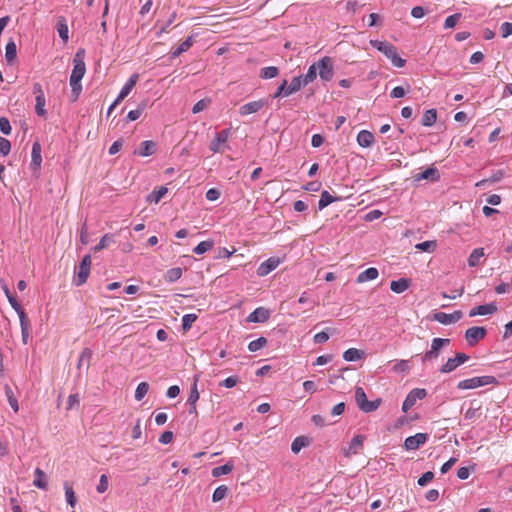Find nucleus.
Here are the masks:
<instances>
[{"instance_id":"1","label":"nucleus","mask_w":512,"mask_h":512,"mask_svg":"<svg viewBox=\"0 0 512 512\" xmlns=\"http://www.w3.org/2000/svg\"><path fill=\"white\" fill-rule=\"evenodd\" d=\"M370 45L383 53L393 66L397 68L405 66L406 60L398 56L397 48L393 44L386 41L370 40Z\"/></svg>"},{"instance_id":"2","label":"nucleus","mask_w":512,"mask_h":512,"mask_svg":"<svg viewBox=\"0 0 512 512\" xmlns=\"http://www.w3.org/2000/svg\"><path fill=\"white\" fill-rule=\"evenodd\" d=\"M85 58V50L79 49L73 58V70L70 76V82L76 84V82H81L85 73H86V65L84 62Z\"/></svg>"},{"instance_id":"3","label":"nucleus","mask_w":512,"mask_h":512,"mask_svg":"<svg viewBox=\"0 0 512 512\" xmlns=\"http://www.w3.org/2000/svg\"><path fill=\"white\" fill-rule=\"evenodd\" d=\"M355 399L358 407L363 412L369 413L377 410L381 404V399L378 398L374 401L367 399L366 393L362 387H357L355 391Z\"/></svg>"},{"instance_id":"4","label":"nucleus","mask_w":512,"mask_h":512,"mask_svg":"<svg viewBox=\"0 0 512 512\" xmlns=\"http://www.w3.org/2000/svg\"><path fill=\"white\" fill-rule=\"evenodd\" d=\"M497 382L494 376H480L464 379L457 384V388L461 390L475 389L478 387L495 384Z\"/></svg>"},{"instance_id":"5","label":"nucleus","mask_w":512,"mask_h":512,"mask_svg":"<svg viewBox=\"0 0 512 512\" xmlns=\"http://www.w3.org/2000/svg\"><path fill=\"white\" fill-rule=\"evenodd\" d=\"M450 344V339L447 338H434L431 342L430 350L426 351L421 360L423 363L436 360L444 346Z\"/></svg>"},{"instance_id":"6","label":"nucleus","mask_w":512,"mask_h":512,"mask_svg":"<svg viewBox=\"0 0 512 512\" xmlns=\"http://www.w3.org/2000/svg\"><path fill=\"white\" fill-rule=\"evenodd\" d=\"M91 263L92 261L90 255H85L81 260L77 268L76 277L74 279L76 286H81L87 281L90 274Z\"/></svg>"},{"instance_id":"7","label":"nucleus","mask_w":512,"mask_h":512,"mask_svg":"<svg viewBox=\"0 0 512 512\" xmlns=\"http://www.w3.org/2000/svg\"><path fill=\"white\" fill-rule=\"evenodd\" d=\"M319 77L323 81H330L334 76V66L332 58L328 56L322 57L318 61Z\"/></svg>"},{"instance_id":"8","label":"nucleus","mask_w":512,"mask_h":512,"mask_svg":"<svg viewBox=\"0 0 512 512\" xmlns=\"http://www.w3.org/2000/svg\"><path fill=\"white\" fill-rule=\"evenodd\" d=\"M364 435H356L352 438V440L347 444L346 447L343 448V455L347 458H350L360 452L362 450L364 441Z\"/></svg>"},{"instance_id":"9","label":"nucleus","mask_w":512,"mask_h":512,"mask_svg":"<svg viewBox=\"0 0 512 512\" xmlns=\"http://www.w3.org/2000/svg\"><path fill=\"white\" fill-rule=\"evenodd\" d=\"M486 329L484 327L474 326L468 328L465 332V339L470 346H475L479 341L485 338Z\"/></svg>"},{"instance_id":"10","label":"nucleus","mask_w":512,"mask_h":512,"mask_svg":"<svg viewBox=\"0 0 512 512\" xmlns=\"http://www.w3.org/2000/svg\"><path fill=\"white\" fill-rule=\"evenodd\" d=\"M230 130L224 129L220 132H217L214 139L210 143V149L214 153H219L223 151V148L229 138Z\"/></svg>"},{"instance_id":"11","label":"nucleus","mask_w":512,"mask_h":512,"mask_svg":"<svg viewBox=\"0 0 512 512\" xmlns=\"http://www.w3.org/2000/svg\"><path fill=\"white\" fill-rule=\"evenodd\" d=\"M282 261L283 260L278 257L268 258L258 266L257 275L260 277L268 275L270 272L275 270L282 263Z\"/></svg>"},{"instance_id":"12","label":"nucleus","mask_w":512,"mask_h":512,"mask_svg":"<svg viewBox=\"0 0 512 512\" xmlns=\"http://www.w3.org/2000/svg\"><path fill=\"white\" fill-rule=\"evenodd\" d=\"M428 440L427 433H416L413 436H409L404 441V447L406 450H417L420 446L424 445Z\"/></svg>"},{"instance_id":"13","label":"nucleus","mask_w":512,"mask_h":512,"mask_svg":"<svg viewBox=\"0 0 512 512\" xmlns=\"http://www.w3.org/2000/svg\"><path fill=\"white\" fill-rule=\"evenodd\" d=\"M463 314L461 311H454L451 314L445 313V312H436L433 315V320L443 324V325H450L453 323L458 322L462 318Z\"/></svg>"},{"instance_id":"14","label":"nucleus","mask_w":512,"mask_h":512,"mask_svg":"<svg viewBox=\"0 0 512 512\" xmlns=\"http://www.w3.org/2000/svg\"><path fill=\"white\" fill-rule=\"evenodd\" d=\"M267 104H268V101L264 100V99L246 103L239 108V114L241 116H247L250 114L257 113Z\"/></svg>"},{"instance_id":"15","label":"nucleus","mask_w":512,"mask_h":512,"mask_svg":"<svg viewBox=\"0 0 512 512\" xmlns=\"http://www.w3.org/2000/svg\"><path fill=\"white\" fill-rule=\"evenodd\" d=\"M269 317L270 312L268 309L264 307H258L248 315L247 321L252 323H261L267 321Z\"/></svg>"},{"instance_id":"16","label":"nucleus","mask_w":512,"mask_h":512,"mask_svg":"<svg viewBox=\"0 0 512 512\" xmlns=\"http://www.w3.org/2000/svg\"><path fill=\"white\" fill-rule=\"evenodd\" d=\"M497 311V307L494 303H488L484 305H479L470 310L469 316H484V315H492Z\"/></svg>"},{"instance_id":"17","label":"nucleus","mask_w":512,"mask_h":512,"mask_svg":"<svg viewBox=\"0 0 512 512\" xmlns=\"http://www.w3.org/2000/svg\"><path fill=\"white\" fill-rule=\"evenodd\" d=\"M139 79V75L137 73L132 74L127 82L124 84L122 89L120 90V93L118 94V101L124 100L132 91L134 86L136 85L137 81Z\"/></svg>"},{"instance_id":"18","label":"nucleus","mask_w":512,"mask_h":512,"mask_svg":"<svg viewBox=\"0 0 512 512\" xmlns=\"http://www.w3.org/2000/svg\"><path fill=\"white\" fill-rule=\"evenodd\" d=\"M157 150V144L154 141L146 140L143 141L138 150L135 151L136 154L142 156V157H148L153 155Z\"/></svg>"},{"instance_id":"19","label":"nucleus","mask_w":512,"mask_h":512,"mask_svg":"<svg viewBox=\"0 0 512 512\" xmlns=\"http://www.w3.org/2000/svg\"><path fill=\"white\" fill-rule=\"evenodd\" d=\"M379 276V271L375 267H370L363 272L359 273L356 279L357 283H364L368 281H373L377 279Z\"/></svg>"},{"instance_id":"20","label":"nucleus","mask_w":512,"mask_h":512,"mask_svg":"<svg viewBox=\"0 0 512 512\" xmlns=\"http://www.w3.org/2000/svg\"><path fill=\"white\" fill-rule=\"evenodd\" d=\"M308 85L306 82H304V79L302 76H296L294 77L290 84L287 86L284 96H289L293 93H296L299 91L302 87Z\"/></svg>"},{"instance_id":"21","label":"nucleus","mask_w":512,"mask_h":512,"mask_svg":"<svg viewBox=\"0 0 512 512\" xmlns=\"http://www.w3.org/2000/svg\"><path fill=\"white\" fill-rule=\"evenodd\" d=\"M374 142V135L368 130H361L357 134V143L363 148L370 147Z\"/></svg>"},{"instance_id":"22","label":"nucleus","mask_w":512,"mask_h":512,"mask_svg":"<svg viewBox=\"0 0 512 512\" xmlns=\"http://www.w3.org/2000/svg\"><path fill=\"white\" fill-rule=\"evenodd\" d=\"M42 148L39 142H34L32 145V151H31V166L34 169H38L42 163V156H41Z\"/></svg>"},{"instance_id":"23","label":"nucleus","mask_w":512,"mask_h":512,"mask_svg":"<svg viewBox=\"0 0 512 512\" xmlns=\"http://www.w3.org/2000/svg\"><path fill=\"white\" fill-rule=\"evenodd\" d=\"M392 363V361L390 362ZM412 368V363L410 360L401 359L395 360L393 362L392 371L397 374H405L408 373Z\"/></svg>"},{"instance_id":"24","label":"nucleus","mask_w":512,"mask_h":512,"mask_svg":"<svg viewBox=\"0 0 512 512\" xmlns=\"http://www.w3.org/2000/svg\"><path fill=\"white\" fill-rule=\"evenodd\" d=\"M485 257L484 249L483 248H476L474 249L469 257H468V266L469 267H477L481 264L482 259Z\"/></svg>"},{"instance_id":"25","label":"nucleus","mask_w":512,"mask_h":512,"mask_svg":"<svg viewBox=\"0 0 512 512\" xmlns=\"http://www.w3.org/2000/svg\"><path fill=\"white\" fill-rule=\"evenodd\" d=\"M410 286V280L407 278H400L390 283V289L397 294L405 292Z\"/></svg>"},{"instance_id":"26","label":"nucleus","mask_w":512,"mask_h":512,"mask_svg":"<svg viewBox=\"0 0 512 512\" xmlns=\"http://www.w3.org/2000/svg\"><path fill=\"white\" fill-rule=\"evenodd\" d=\"M35 478L33 480V485L39 489L46 490L47 489V477L43 470L40 468H36L34 472Z\"/></svg>"},{"instance_id":"27","label":"nucleus","mask_w":512,"mask_h":512,"mask_svg":"<svg viewBox=\"0 0 512 512\" xmlns=\"http://www.w3.org/2000/svg\"><path fill=\"white\" fill-rule=\"evenodd\" d=\"M437 120L436 109L426 110L422 116L421 124L426 127H431Z\"/></svg>"},{"instance_id":"28","label":"nucleus","mask_w":512,"mask_h":512,"mask_svg":"<svg viewBox=\"0 0 512 512\" xmlns=\"http://www.w3.org/2000/svg\"><path fill=\"white\" fill-rule=\"evenodd\" d=\"M363 351L357 348H349L343 353V359L348 362L358 361L363 357Z\"/></svg>"},{"instance_id":"29","label":"nucleus","mask_w":512,"mask_h":512,"mask_svg":"<svg viewBox=\"0 0 512 512\" xmlns=\"http://www.w3.org/2000/svg\"><path fill=\"white\" fill-rule=\"evenodd\" d=\"M417 180H438L439 174L436 168H427L416 176Z\"/></svg>"},{"instance_id":"30","label":"nucleus","mask_w":512,"mask_h":512,"mask_svg":"<svg viewBox=\"0 0 512 512\" xmlns=\"http://www.w3.org/2000/svg\"><path fill=\"white\" fill-rule=\"evenodd\" d=\"M182 273V268L174 267L166 271L164 279L166 282L173 283L181 278Z\"/></svg>"},{"instance_id":"31","label":"nucleus","mask_w":512,"mask_h":512,"mask_svg":"<svg viewBox=\"0 0 512 512\" xmlns=\"http://www.w3.org/2000/svg\"><path fill=\"white\" fill-rule=\"evenodd\" d=\"M340 198L333 197L328 191H323L321 193L320 200L318 202V207L320 210L324 209L328 205L338 201Z\"/></svg>"},{"instance_id":"32","label":"nucleus","mask_w":512,"mask_h":512,"mask_svg":"<svg viewBox=\"0 0 512 512\" xmlns=\"http://www.w3.org/2000/svg\"><path fill=\"white\" fill-rule=\"evenodd\" d=\"M309 444L308 438L305 436L296 437L292 444L291 450L293 453L297 454L301 451L302 448L306 447Z\"/></svg>"},{"instance_id":"33","label":"nucleus","mask_w":512,"mask_h":512,"mask_svg":"<svg viewBox=\"0 0 512 512\" xmlns=\"http://www.w3.org/2000/svg\"><path fill=\"white\" fill-rule=\"evenodd\" d=\"M168 189L164 186L160 187L158 190L151 192L147 196V201L150 203H158L161 199L167 194Z\"/></svg>"},{"instance_id":"34","label":"nucleus","mask_w":512,"mask_h":512,"mask_svg":"<svg viewBox=\"0 0 512 512\" xmlns=\"http://www.w3.org/2000/svg\"><path fill=\"white\" fill-rule=\"evenodd\" d=\"M193 44L192 37H188L185 41H183L174 51L171 53V58H176L181 55L183 52H186Z\"/></svg>"},{"instance_id":"35","label":"nucleus","mask_w":512,"mask_h":512,"mask_svg":"<svg viewBox=\"0 0 512 512\" xmlns=\"http://www.w3.org/2000/svg\"><path fill=\"white\" fill-rule=\"evenodd\" d=\"M17 56V46L14 41H10L5 47V58L8 63L12 62Z\"/></svg>"},{"instance_id":"36","label":"nucleus","mask_w":512,"mask_h":512,"mask_svg":"<svg viewBox=\"0 0 512 512\" xmlns=\"http://www.w3.org/2000/svg\"><path fill=\"white\" fill-rule=\"evenodd\" d=\"M233 470V464L228 462L224 465L217 466L212 469V476L220 477L222 475H227Z\"/></svg>"},{"instance_id":"37","label":"nucleus","mask_w":512,"mask_h":512,"mask_svg":"<svg viewBox=\"0 0 512 512\" xmlns=\"http://www.w3.org/2000/svg\"><path fill=\"white\" fill-rule=\"evenodd\" d=\"M64 490H65L66 502L71 507H75L77 499H76L75 492H74L72 486H70L68 482L64 483Z\"/></svg>"},{"instance_id":"38","label":"nucleus","mask_w":512,"mask_h":512,"mask_svg":"<svg viewBox=\"0 0 512 512\" xmlns=\"http://www.w3.org/2000/svg\"><path fill=\"white\" fill-rule=\"evenodd\" d=\"M5 394H6V397L9 402L10 407L13 409L14 412H18L19 411L18 400L15 397L11 387L5 386Z\"/></svg>"},{"instance_id":"39","label":"nucleus","mask_w":512,"mask_h":512,"mask_svg":"<svg viewBox=\"0 0 512 512\" xmlns=\"http://www.w3.org/2000/svg\"><path fill=\"white\" fill-rule=\"evenodd\" d=\"M198 378L194 379L193 385L191 386L190 394L187 399L188 405H194L199 400L200 394L197 388Z\"/></svg>"},{"instance_id":"40","label":"nucleus","mask_w":512,"mask_h":512,"mask_svg":"<svg viewBox=\"0 0 512 512\" xmlns=\"http://www.w3.org/2000/svg\"><path fill=\"white\" fill-rule=\"evenodd\" d=\"M213 246L214 242L212 240L202 241L193 249V252L197 255H202L211 250Z\"/></svg>"},{"instance_id":"41","label":"nucleus","mask_w":512,"mask_h":512,"mask_svg":"<svg viewBox=\"0 0 512 512\" xmlns=\"http://www.w3.org/2000/svg\"><path fill=\"white\" fill-rule=\"evenodd\" d=\"M317 71H318V62L313 63L309 68L307 73L302 76L304 79V82L307 84L313 82L317 78Z\"/></svg>"},{"instance_id":"42","label":"nucleus","mask_w":512,"mask_h":512,"mask_svg":"<svg viewBox=\"0 0 512 512\" xmlns=\"http://www.w3.org/2000/svg\"><path fill=\"white\" fill-rule=\"evenodd\" d=\"M279 73V70L275 66L264 67L260 71V77L263 79L275 78Z\"/></svg>"},{"instance_id":"43","label":"nucleus","mask_w":512,"mask_h":512,"mask_svg":"<svg viewBox=\"0 0 512 512\" xmlns=\"http://www.w3.org/2000/svg\"><path fill=\"white\" fill-rule=\"evenodd\" d=\"M149 391V384L147 382H141L138 384L135 390V399L141 401Z\"/></svg>"},{"instance_id":"44","label":"nucleus","mask_w":512,"mask_h":512,"mask_svg":"<svg viewBox=\"0 0 512 512\" xmlns=\"http://www.w3.org/2000/svg\"><path fill=\"white\" fill-rule=\"evenodd\" d=\"M504 176L502 171H497L489 179H484L476 183V187H484L487 183H496L500 181Z\"/></svg>"},{"instance_id":"45","label":"nucleus","mask_w":512,"mask_h":512,"mask_svg":"<svg viewBox=\"0 0 512 512\" xmlns=\"http://www.w3.org/2000/svg\"><path fill=\"white\" fill-rule=\"evenodd\" d=\"M457 367H459V365L453 357L449 358L446 363L441 366L439 371L443 374H448L453 372Z\"/></svg>"},{"instance_id":"46","label":"nucleus","mask_w":512,"mask_h":512,"mask_svg":"<svg viewBox=\"0 0 512 512\" xmlns=\"http://www.w3.org/2000/svg\"><path fill=\"white\" fill-rule=\"evenodd\" d=\"M57 31H58V34L60 36V38L64 41V42H67L68 41V38H69V29H68V26L66 24V22L64 20H60L57 24Z\"/></svg>"},{"instance_id":"47","label":"nucleus","mask_w":512,"mask_h":512,"mask_svg":"<svg viewBox=\"0 0 512 512\" xmlns=\"http://www.w3.org/2000/svg\"><path fill=\"white\" fill-rule=\"evenodd\" d=\"M227 491H228V488L227 486L225 485H220L218 486L214 492H213V495H212V501L213 502H219L221 501L222 499L225 498L226 494H227Z\"/></svg>"},{"instance_id":"48","label":"nucleus","mask_w":512,"mask_h":512,"mask_svg":"<svg viewBox=\"0 0 512 512\" xmlns=\"http://www.w3.org/2000/svg\"><path fill=\"white\" fill-rule=\"evenodd\" d=\"M267 343V340L266 338L264 337H260L256 340H253L251 341L249 344H248V350L250 352H256L260 349H262Z\"/></svg>"},{"instance_id":"49","label":"nucleus","mask_w":512,"mask_h":512,"mask_svg":"<svg viewBox=\"0 0 512 512\" xmlns=\"http://www.w3.org/2000/svg\"><path fill=\"white\" fill-rule=\"evenodd\" d=\"M461 17H462L461 13H455L453 15L448 16L444 22V28L445 29L454 28L457 25L458 21L461 19Z\"/></svg>"},{"instance_id":"50","label":"nucleus","mask_w":512,"mask_h":512,"mask_svg":"<svg viewBox=\"0 0 512 512\" xmlns=\"http://www.w3.org/2000/svg\"><path fill=\"white\" fill-rule=\"evenodd\" d=\"M35 112L38 116H44L46 114L45 105L46 99L45 97H35Z\"/></svg>"},{"instance_id":"51","label":"nucleus","mask_w":512,"mask_h":512,"mask_svg":"<svg viewBox=\"0 0 512 512\" xmlns=\"http://www.w3.org/2000/svg\"><path fill=\"white\" fill-rule=\"evenodd\" d=\"M92 350L89 348H84L83 351L80 354L79 357V363L78 366H82L84 363H86L87 367H89L90 360L92 358Z\"/></svg>"},{"instance_id":"52","label":"nucleus","mask_w":512,"mask_h":512,"mask_svg":"<svg viewBox=\"0 0 512 512\" xmlns=\"http://www.w3.org/2000/svg\"><path fill=\"white\" fill-rule=\"evenodd\" d=\"M114 242L113 237L109 234H105L99 241V243L94 247V251H100L106 248L110 243Z\"/></svg>"},{"instance_id":"53","label":"nucleus","mask_w":512,"mask_h":512,"mask_svg":"<svg viewBox=\"0 0 512 512\" xmlns=\"http://www.w3.org/2000/svg\"><path fill=\"white\" fill-rule=\"evenodd\" d=\"M4 290V293L10 303V305L12 306V308L15 310V311H18L20 310L22 307L21 305L17 302L16 298L12 295V293L10 292L9 288L7 286H4L3 288Z\"/></svg>"},{"instance_id":"54","label":"nucleus","mask_w":512,"mask_h":512,"mask_svg":"<svg viewBox=\"0 0 512 512\" xmlns=\"http://www.w3.org/2000/svg\"><path fill=\"white\" fill-rule=\"evenodd\" d=\"M416 249L426 252H432L436 248V242L435 241H424L421 243L416 244Z\"/></svg>"},{"instance_id":"55","label":"nucleus","mask_w":512,"mask_h":512,"mask_svg":"<svg viewBox=\"0 0 512 512\" xmlns=\"http://www.w3.org/2000/svg\"><path fill=\"white\" fill-rule=\"evenodd\" d=\"M16 313L19 316L21 330L29 329L30 322H29V319L27 318V315H26L25 311L23 310V308L16 311Z\"/></svg>"},{"instance_id":"56","label":"nucleus","mask_w":512,"mask_h":512,"mask_svg":"<svg viewBox=\"0 0 512 512\" xmlns=\"http://www.w3.org/2000/svg\"><path fill=\"white\" fill-rule=\"evenodd\" d=\"M197 319V316L195 314H185L182 317V327L184 330H188L191 328L192 324Z\"/></svg>"},{"instance_id":"57","label":"nucleus","mask_w":512,"mask_h":512,"mask_svg":"<svg viewBox=\"0 0 512 512\" xmlns=\"http://www.w3.org/2000/svg\"><path fill=\"white\" fill-rule=\"evenodd\" d=\"M409 395L412 396L415 401L422 400L426 397L427 391L423 388H415L409 392Z\"/></svg>"},{"instance_id":"58","label":"nucleus","mask_w":512,"mask_h":512,"mask_svg":"<svg viewBox=\"0 0 512 512\" xmlns=\"http://www.w3.org/2000/svg\"><path fill=\"white\" fill-rule=\"evenodd\" d=\"M108 489V477L105 474H102L99 479V483L96 487L98 493H104Z\"/></svg>"},{"instance_id":"59","label":"nucleus","mask_w":512,"mask_h":512,"mask_svg":"<svg viewBox=\"0 0 512 512\" xmlns=\"http://www.w3.org/2000/svg\"><path fill=\"white\" fill-rule=\"evenodd\" d=\"M10 150H11V143L9 140L3 138V137H0V153L3 155V156H6L10 153Z\"/></svg>"},{"instance_id":"60","label":"nucleus","mask_w":512,"mask_h":512,"mask_svg":"<svg viewBox=\"0 0 512 512\" xmlns=\"http://www.w3.org/2000/svg\"><path fill=\"white\" fill-rule=\"evenodd\" d=\"M11 130H12V128H11L9 120L6 117H1L0 118V131L5 135H9L11 133Z\"/></svg>"},{"instance_id":"61","label":"nucleus","mask_w":512,"mask_h":512,"mask_svg":"<svg viewBox=\"0 0 512 512\" xmlns=\"http://www.w3.org/2000/svg\"><path fill=\"white\" fill-rule=\"evenodd\" d=\"M500 33L503 38H507L512 35V23L504 22L500 26Z\"/></svg>"},{"instance_id":"62","label":"nucleus","mask_w":512,"mask_h":512,"mask_svg":"<svg viewBox=\"0 0 512 512\" xmlns=\"http://www.w3.org/2000/svg\"><path fill=\"white\" fill-rule=\"evenodd\" d=\"M143 111H144V106H141V107H138L135 110L129 111L128 114H127V120L128 121H135V120L139 119L140 116L142 115Z\"/></svg>"},{"instance_id":"63","label":"nucleus","mask_w":512,"mask_h":512,"mask_svg":"<svg viewBox=\"0 0 512 512\" xmlns=\"http://www.w3.org/2000/svg\"><path fill=\"white\" fill-rule=\"evenodd\" d=\"M415 403L416 401L413 399V397L408 394L402 403V411L405 413L408 412L415 405Z\"/></svg>"},{"instance_id":"64","label":"nucleus","mask_w":512,"mask_h":512,"mask_svg":"<svg viewBox=\"0 0 512 512\" xmlns=\"http://www.w3.org/2000/svg\"><path fill=\"white\" fill-rule=\"evenodd\" d=\"M434 478V473L431 471L425 472L417 481L419 486H425Z\"/></svg>"}]
</instances>
